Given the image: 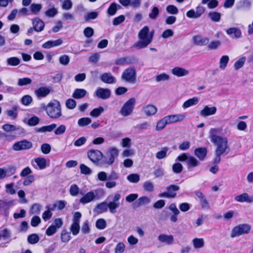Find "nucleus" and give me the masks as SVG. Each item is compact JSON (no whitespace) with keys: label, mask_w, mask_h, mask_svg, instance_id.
Listing matches in <instances>:
<instances>
[{"label":"nucleus","mask_w":253,"mask_h":253,"mask_svg":"<svg viewBox=\"0 0 253 253\" xmlns=\"http://www.w3.org/2000/svg\"><path fill=\"white\" fill-rule=\"evenodd\" d=\"M220 131V129L217 128H212L209 131V138L216 146L214 159L215 163H219L221 156L229 149L228 139L226 137L218 135Z\"/></svg>","instance_id":"1"},{"label":"nucleus","mask_w":253,"mask_h":253,"mask_svg":"<svg viewBox=\"0 0 253 253\" xmlns=\"http://www.w3.org/2000/svg\"><path fill=\"white\" fill-rule=\"evenodd\" d=\"M154 31L150 32L148 26H144L138 34L139 40L133 45V47L140 49L146 48L152 41Z\"/></svg>","instance_id":"2"},{"label":"nucleus","mask_w":253,"mask_h":253,"mask_svg":"<svg viewBox=\"0 0 253 253\" xmlns=\"http://www.w3.org/2000/svg\"><path fill=\"white\" fill-rule=\"evenodd\" d=\"M45 111L47 115L53 119H59L62 115L61 104L57 100H51L46 105Z\"/></svg>","instance_id":"3"},{"label":"nucleus","mask_w":253,"mask_h":253,"mask_svg":"<svg viewBox=\"0 0 253 253\" xmlns=\"http://www.w3.org/2000/svg\"><path fill=\"white\" fill-rule=\"evenodd\" d=\"M136 104V98L134 97L130 98L123 104L120 110V114L124 117L130 116L133 113Z\"/></svg>","instance_id":"4"},{"label":"nucleus","mask_w":253,"mask_h":253,"mask_svg":"<svg viewBox=\"0 0 253 253\" xmlns=\"http://www.w3.org/2000/svg\"><path fill=\"white\" fill-rule=\"evenodd\" d=\"M251 230V226L248 224H241L234 227L231 232V238L239 237L249 233Z\"/></svg>","instance_id":"5"},{"label":"nucleus","mask_w":253,"mask_h":253,"mask_svg":"<svg viewBox=\"0 0 253 253\" xmlns=\"http://www.w3.org/2000/svg\"><path fill=\"white\" fill-rule=\"evenodd\" d=\"M82 217V214L80 212H76L74 213L72 219V223L71 225L70 230L72 234L74 235H77L80 230V220Z\"/></svg>","instance_id":"6"},{"label":"nucleus","mask_w":253,"mask_h":253,"mask_svg":"<svg viewBox=\"0 0 253 253\" xmlns=\"http://www.w3.org/2000/svg\"><path fill=\"white\" fill-rule=\"evenodd\" d=\"M122 79L125 82L134 84L136 80V71L134 68H128L126 69L123 73Z\"/></svg>","instance_id":"7"},{"label":"nucleus","mask_w":253,"mask_h":253,"mask_svg":"<svg viewBox=\"0 0 253 253\" xmlns=\"http://www.w3.org/2000/svg\"><path fill=\"white\" fill-rule=\"evenodd\" d=\"M121 194L115 193L113 196L112 200L108 204V207L110 212L114 214L117 212V209L120 206V200L121 199Z\"/></svg>","instance_id":"8"},{"label":"nucleus","mask_w":253,"mask_h":253,"mask_svg":"<svg viewBox=\"0 0 253 253\" xmlns=\"http://www.w3.org/2000/svg\"><path fill=\"white\" fill-rule=\"evenodd\" d=\"M179 189V187L176 185H170L168 186L166 191L159 195V197H165L167 198H173L176 196V191Z\"/></svg>","instance_id":"9"},{"label":"nucleus","mask_w":253,"mask_h":253,"mask_svg":"<svg viewBox=\"0 0 253 253\" xmlns=\"http://www.w3.org/2000/svg\"><path fill=\"white\" fill-rule=\"evenodd\" d=\"M157 111V107L152 104H147L144 105L141 110V113L147 117L154 116Z\"/></svg>","instance_id":"10"},{"label":"nucleus","mask_w":253,"mask_h":253,"mask_svg":"<svg viewBox=\"0 0 253 253\" xmlns=\"http://www.w3.org/2000/svg\"><path fill=\"white\" fill-rule=\"evenodd\" d=\"M32 147L33 144L31 142L24 140L15 143L12 146V149L19 151L31 149Z\"/></svg>","instance_id":"11"},{"label":"nucleus","mask_w":253,"mask_h":253,"mask_svg":"<svg viewBox=\"0 0 253 253\" xmlns=\"http://www.w3.org/2000/svg\"><path fill=\"white\" fill-rule=\"evenodd\" d=\"M89 160L93 163H97L103 157L102 152L98 150H90L87 152Z\"/></svg>","instance_id":"12"},{"label":"nucleus","mask_w":253,"mask_h":253,"mask_svg":"<svg viewBox=\"0 0 253 253\" xmlns=\"http://www.w3.org/2000/svg\"><path fill=\"white\" fill-rule=\"evenodd\" d=\"M169 124L176 123L183 121L186 119V115L184 114H177L165 116Z\"/></svg>","instance_id":"13"},{"label":"nucleus","mask_w":253,"mask_h":253,"mask_svg":"<svg viewBox=\"0 0 253 253\" xmlns=\"http://www.w3.org/2000/svg\"><path fill=\"white\" fill-rule=\"evenodd\" d=\"M205 11V9L202 6L197 7L196 10L193 9L186 12V16L191 19H197L199 18Z\"/></svg>","instance_id":"14"},{"label":"nucleus","mask_w":253,"mask_h":253,"mask_svg":"<svg viewBox=\"0 0 253 253\" xmlns=\"http://www.w3.org/2000/svg\"><path fill=\"white\" fill-rule=\"evenodd\" d=\"M171 72L173 76L178 78L187 76L190 73L188 69L179 66H176L172 68Z\"/></svg>","instance_id":"15"},{"label":"nucleus","mask_w":253,"mask_h":253,"mask_svg":"<svg viewBox=\"0 0 253 253\" xmlns=\"http://www.w3.org/2000/svg\"><path fill=\"white\" fill-rule=\"evenodd\" d=\"M217 109L215 106H209L208 105L204 106L203 109L199 112V115L203 117L209 116H212L215 114Z\"/></svg>","instance_id":"16"},{"label":"nucleus","mask_w":253,"mask_h":253,"mask_svg":"<svg viewBox=\"0 0 253 253\" xmlns=\"http://www.w3.org/2000/svg\"><path fill=\"white\" fill-rule=\"evenodd\" d=\"M108 159L106 161L107 164L112 165L115 161V159L118 156L119 151L116 147H111L107 151Z\"/></svg>","instance_id":"17"},{"label":"nucleus","mask_w":253,"mask_h":253,"mask_svg":"<svg viewBox=\"0 0 253 253\" xmlns=\"http://www.w3.org/2000/svg\"><path fill=\"white\" fill-rule=\"evenodd\" d=\"M96 196L92 191L87 192L85 194L80 198L79 202L82 204H86L94 201Z\"/></svg>","instance_id":"18"},{"label":"nucleus","mask_w":253,"mask_h":253,"mask_svg":"<svg viewBox=\"0 0 253 253\" xmlns=\"http://www.w3.org/2000/svg\"><path fill=\"white\" fill-rule=\"evenodd\" d=\"M235 200L238 202L251 203L253 202V195L250 196L247 193H243L240 195L236 196L235 197Z\"/></svg>","instance_id":"19"},{"label":"nucleus","mask_w":253,"mask_h":253,"mask_svg":"<svg viewBox=\"0 0 253 253\" xmlns=\"http://www.w3.org/2000/svg\"><path fill=\"white\" fill-rule=\"evenodd\" d=\"M95 94L99 98L106 99L110 96L111 91L109 89L100 87L96 90Z\"/></svg>","instance_id":"20"},{"label":"nucleus","mask_w":253,"mask_h":253,"mask_svg":"<svg viewBox=\"0 0 253 253\" xmlns=\"http://www.w3.org/2000/svg\"><path fill=\"white\" fill-rule=\"evenodd\" d=\"M158 239L161 243L167 245H171L174 242L173 236L171 235L161 234L158 236Z\"/></svg>","instance_id":"21"},{"label":"nucleus","mask_w":253,"mask_h":253,"mask_svg":"<svg viewBox=\"0 0 253 253\" xmlns=\"http://www.w3.org/2000/svg\"><path fill=\"white\" fill-rule=\"evenodd\" d=\"M63 43V40L58 39L55 41H48L42 45V47L44 49H50L53 47L59 46Z\"/></svg>","instance_id":"22"},{"label":"nucleus","mask_w":253,"mask_h":253,"mask_svg":"<svg viewBox=\"0 0 253 253\" xmlns=\"http://www.w3.org/2000/svg\"><path fill=\"white\" fill-rule=\"evenodd\" d=\"M193 41L197 45L203 46L207 45L209 43V39L206 37L198 35L193 37Z\"/></svg>","instance_id":"23"},{"label":"nucleus","mask_w":253,"mask_h":253,"mask_svg":"<svg viewBox=\"0 0 253 253\" xmlns=\"http://www.w3.org/2000/svg\"><path fill=\"white\" fill-rule=\"evenodd\" d=\"M50 89L47 87H40L35 90V93L38 97H44L50 92Z\"/></svg>","instance_id":"24"},{"label":"nucleus","mask_w":253,"mask_h":253,"mask_svg":"<svg viewBox=\"0 0 253 253\" xmlns=\"http://www.w3.org/2000/svg\"><path fill=\"white\" fill-rule=\"evenodd\" d=\"M207 153V149L205 147L198 148L195 150V155L201 161H203L206 157Z\"/></svg>","instance_id":"25"},{"label":"nucleus","mask_w":253,"mask_h":253,"mask_svg":"<svg viewBox=\"0 0 253 253\" xmlns=\"http://www.w3.org/2000/svg\"><path fill=\"white\" fill-rule=\"evenodd\" d=\"M108 204L105 202H103L98 205L95 207L94 211L98 214L106 212L107 211Z\"/></svg>","instance_id":"26"},{"label":"nucleus","mask_w":253,"mask_h":253,"mask_svg":"<svg viewBox=\"0 0 253 253\" xmlns=\"http://www.w3.org/2000/svg\"><path fill=\"white\" fill-rule=\"evenodd\" d=\"M101 81L106 84H113L115 82V78L110 73H105L101 77Z\"/></svg>","instance_id":"27"},{"label":"nucleus","mask_w":253,"mask_h":253,"mask_svg":"<svg viewBox=\"0 0 253 253\" xmlns=\"http://www.w3.org/2000/svg\"><path fill=\"white\" fill-rule=\"evenodd\" d=\"M121 8V6L118 4L113 2L112 3L107 10V13L109 16H114L116 13L118 9Z\"/></svg>","instance_id":"28"},{"label":"nucleus","mask_w":253,"mask_h":253,"mask_svg":"<svg viewBox=\"0 0 253 253\" xmlns=\"http://www.w3.org/2000/svg\"><path fill=\"white\" fill-rule=\"evenodd\" d=\"M226 33L231 36L233 35V38L235 39H239L242 37V33L239 29L237 28L233 27L230 28L226 30Z\"/></svg>","instance_id":"29"},{"label":"nucleus","mask_w":253,"mask_h":253,"mask_svg":"<svg viewBox=\"0 0 253 253\" xmlns=\"http://www.w3.org/2000/svg\"><path fill=\"white\" fill-rule=\"evenodd\" d=\"M33 24L34 29L37 32H41L44 29L43 22L39 18L35 19L33 21Z\"/></svg>","instance_id":"30"},{"label":"nucleus","mask_w":253,"mask_h":253,"mask_svg":"<svg viewBox=\"0 0 253 253\" xmlns=\"http://www.w3.org/2000/svg\"><path fill=\"white\" fill-rule=\"evenodd\" d=\"M199 101V99L198 97H194L184 102L183 104L182 107L184 109L189 108L197 104Z\"/></svg>","instance_id":"31"},{"label":"nucleus","mask_w":253,"mask_h":253,"mask_svg":"<svg viewBox=\"0 0 253 253\" xmlns=\"http://www.w3.org/2000/svg\"><path fill=\"white\" fill-rule=\"evenodd\" d=\"M229 61V57L228 55H223L219 59V68L222 70H224L228 64Z\"/></svg>","instance_id":"32"},{"label":"nucleus","mask_w":253,"mask_h":253,"mask_svg":"<svg viewBox=\"0 0 253 253\" xmlns=\"http://www.w3.org/2000/svg\"><path fill=\"white\" fill-rule=\"evenodd\" d=\"M169 80V75L165 73L157 74L155 76V81L158 83L168 81Z\"/></svg>","instance_id":"33"},{"label":"nucleus","mask_w":253,"mask_h":253,"mask_svg":"<svg viewBox=\"0 0 253 253\" xmlns=\"http://www.w3.org/2000/svg\"><path fill=\"white\" fill-rule=\"evenodd\" d=\"M86 94V91L84 89H76L73 94V97L76 99H80L84 97Z\"/></svg>","instance_id":"34"},{"label":"nucleus","mask_w":253,"mask_h":253,"mask_svg":"<svg viewBox=\"0 0 253 253\" xmlns=\"http://www.w3.org/2000/svg\"><path fill=\"white\" fill-rule=\"evenodd\" d=\"M57 127V125L55 124H52L51 125L43 126L41 127L38 129H37V131L40 132H51L56 128Z\"/></svg>","instance_id":"35"},{"label":"nucleus","mask_w":253,"mask_h":253,"mask_svg":"<svg viewBox=\"0 0 253 253\" xmlns=\"http://www.w3.org/2000/svg\"><path fill=\"white\" fill-rule=\"evenodd\" d=\"M167 125H169V124L165 117L158 122L156 126V130L157 131H161L163 130Z\"/></svg>","instance_id":"36"},{"label":"nucleus","mask_w":253,"mask_h":253,"mask_svg":"<svg viewBox=\"0 0 253 253\" xmlns=\"http://www.w3.org/2000/svg\"><path fill=\"white\" fill-rule=\"evenodd\" d=\"M60 238L62 242H68L71 239L70 232H68L66 229L62 230L61 233Z\"/></svg>","instance_id":"37"},{"label":"nucleus","mask_w":253,"mask_h":253,"mask_svg":"<svg viewBox=\"0 0 253 253\" xmlns=\"http://www.w3.org/2000/svg\"><path fill=\"white\" fill-rule=\"evenodd\" d=\"M187 165L188 168H194L199 165V162L195 157L189 156L187 161Z\"/></svg>","instance_id":"38"},{"label":"nucleus","mask_w":253,"mask_h":253,"mask_svg":"<svg viewBox=\"0 0 253 253\" xmlns=\"http://www.w3.org/2000/svg\"><path fill=\"white\" fill-rule=\"evenodd\" d=\"M21 60L16 57H12L7 59V65L11 66H16L20 63Z\"/></svg>","instance_id":"39"},{"label":"nucleus","mask_w":253,"mask_h":253,"mask_svg":"<svg viewBox=\"0 0 253 253\" xmlns=\"http://www.w3.org/2000/svg\"><path fill=\"white\" fill-rule=\"evenodd\" d=\"M104 111L103 107L99 106L98 108L93 109L90 112V115L94 118H97Z\"/></svg>","instance_id":"40"},{"label":"nucleus","mask_w":253,"mask_h":253,"mask_svg":"<svg viewBox=\"0 0 253 253\" xmlns=\"http://www.w3.org/2000/svg\"><path fill=\"white\" fill-rule=\"evenodd\" d=\"M91 123V120L88 117L82 118L78 120V125L79 126L84 127Z\"/></svg>","instance_id":"41"},{"label":"nucleus","mask_w":253,"mask_h":253,"mask_svg":"<svg viewBox=\"0 0 253 253\" xmlns=\"http://www.w3.org/2000/svg\"><path fill=\"white\" fill-rule=\"evenodd\" d=\"M192 243L195 249L201 248L204 246V240L203 238H195L192 240Z\"/></svg>","instance_id":"42"},{"label":"nucleus","mask_w":253,"mask_h":253,"mask_svg":"<svg viewBox=\"0 0 253 253\" xmlns=\"http://www.w3.org/2000/svg\"><path fill=\"white\" fill-rule=\"evenodd\" d=\"M168 151L167 147H163L160 151L156 153V157L158 160L164 159L166 157Z\"/></svg>","instance_id":"43"},{"label":"nucleus","mask_w":253,"mask_h":253,"mask_svg":"<svg viewBox=\"0 0 253 253\" xmlns=\"http://www.w3.org/2000/svg\"><path fill=\"white\" fill-rule=\"evenodd\" d=\"M127 180L131 183H137L140 180V176L137 173H131L127 175Z\"/></svg>","instance_id":"44"},{"label":"nucleus","mask_w":253,"mask_h":253,"mask_svg":"<svg viewBox=\"0 0 253 253\" xmlns=\"http://www.w3.org/2000/svg\"><path fill=\"white\" fill-rule=\"evenodd\" d=\"M209 17L213 22H219L221 18V14L217 12H211L209 13Z\"/></svg>","instance_id":"45"},{"label":"nucleus","mask_w":253,"mask_h":253,"mask_svg":"<svg viewBox=\"0 0 253 253\" xmlns=\"http://www.w3.org/2000/svg\"><path fill=\"white\" fill-rule=\"evenodd\" d=\"M80 192V189L78 186L75 184L71 185L69 188L70 194L74 197L77 196Z\"/></svg>","instance_id":"46"},{"label":"nucleus","mask_w":253,"mask_h":253,"mask_svg":"<svg viewBox=\"0 0 253 253\" xmlns=\"http://www.w3.org/2000/svg\"><path fill=\"white\" fill-rule=\"evenodd\" d=\"M35 162L41 169H44L46 167V161L44 158H38L35 159Z\"/></svg>","instance_id":"47"},{"label":"nucleus","mask_w":253,"mask_h":253,"mask_svg":"<svg viewBox=\"0 0 253 253\" xmlns=\"http://www.w3.org/2000/svg\"><path fill=\"white\" fill-rule=\"evenodd\" d=\"M95 226L97 229L103 230L106 228L107 223L104 219L99 218L96 221Z\"/></svg>","instance_id":"48"},{"label":"nucleus","mask_w":253,"mask_h":253,"mask_svg":"<svg viewBox=\"0 0 253 253\" xmlns=\"http://www.w3.org/2000/svg\"><path fill=\"white\" fill-rule=\"evenodd\" d=\"M126 249V246L123 242L118 243L115 249H114V253H123Z\"/></svg>","instance_id":"49"},{"label":"nucleus","mask_w":253,"mask_h":253,"mask_svg":"<svg viewBox=\"0 0 253 253\" xmlns=\"http://www.w3.org/2000/svg\"><path fill=\"white\" fill-rule=\"evenodd\" d=\"M54 130V133L55 135H62L65 132L66 130V126L64 125H60Z\"/></svg>","instance_id":"50"},{"label":"nucleus","mask_w":253,"mask_h":253,"mask_svg":"<svg viewBox=\"0 0 253 253\" xmlns=\"http://www.w3.org/2000/svg\"><path fill=\"white\" fill-rule=\"evenodd\" d=\"M62 3V8L64 10H69L72 7V2L71 0H59Z\"/></svg>","instance_id":"51"},{"label":"nucleus","mask_w":253,"mask_h":253,"mask_svg":"<svg viewBox=\"0 0 253 253\" xmlns=\"http://www.w3.org/2000/svg\"><path fill=\"white\" fill-rule=\"evenodd\" d=\"M246 57H242L238 59L234 64V67L235 70H238L242 67L245 62Z\"/></svg>","instance_id":"52"},{"label":"nucleus","mask_w":253,"mask_h":253,"mask_svg":"<svg viewBox=\"0 0 253 253\" xmlns=\"http://www.w3.org/2000/svg\"><path fill=\"white\" fill-rule=\"evenodd\" d=\"M27 240L30 244H35L39 242L40 238L37 234H32L28 237Z\"/></svg>","instance_id":"53"},{"label":"nucleus","mask_w":253,"mask_h":253,"mask_svg":"<svg viewBox=\"0 0 253 253\" xmlns=\"http://www.w3.org/2000/svg\"><path fill=\"white\" fill-rule=\"evenodd\" d=\"M90 229L88 221L86 220L84 222L82 225L81 231L83 234H88L90 232Z\"/></svg>","instance_id":"54"},{"label":"nucleus","mask_w":253,"mask_h":253,"mask_svg":"<svg viewBox=\"0 0 253 253\" xmlns=\"http://www.w3.org/2000/svg\"><path fill=\"white\" fill-rule=\"evenodd\" d=\"M32 83V80L29 78H23L19 79L17 84L19 86H23L30 84Z\"/></svg>","instance_id":"55"},{"label":"nucleus","mask_w":253,"mask_h":253,"mask_svg":"<svg viewBox=\"0 0 253 253\" xmlns=\"http://www.w3.org/2000/svg\"><path fill=\"white\" fill-rule=\"evenodd\" d=\"M167 11L170 14L176 15L178 13V8L173 5H169L166 8Z\"/></svg>","instance_id":"56"},{"label":"nucleus","mask_w":253,"mask_h":253,"mask_svg":"<svg viewBox=\"0 0 253 253\" xmlns=\"http://www.w3.org/2000/svg\"><path fill=\"white\" fill-rule=\"evenodd\" d=\"M14 183L7 184L5 185V192L11 195L15 194L16 193L15 190L14 189Z\"/></svg>","instance_id":"57"},{"label":"nucleus","mask_w":253,"mask_h":253,"mask_svg":"<svg viewBox=\"0 0 253 253\" xmlns=\"http://www.w3.org/2000/svg\"><path fill=\"white\" fill-rule=\"evenodd\" d=\"M57 230L58 229L52 224L46 229L45 234L48 236H51L56 233Z\"/></svg>","instance_id":"58"},{"label":"nucleus","mask_w":253,"mask_h":253,"mask_svg":"<svg viewBox=\"0 0 253 253\" xmlns=\"http://www.w3.org/2000/svg\"><path fill=\"white\" fill-rule=\"evenodd\" d=\"M172 169L174 173H179L182 171L183 166L180 163H176L173 165Z\"/></svg>","instance_id":"59"},{"label":"nucleus","mask_w":253,"mask_h":253,"mask_svg":"<svg viewBox=\"0 0 253 253\" xmlns=\"http://www.w3.org/2000/svg\"><path fill=\"white\" fill-rule=\"evenodd\" d=\"M138 204L140 206L148 205L150 202V199L146 196H143L139 198L138 200Z\"/></svg>","instance_id":"60"},{"label":"nucleus","mask_w":253,"mask_h":253,"mask_svg":"<svg viewBox=\"0 0 253 253\" xmlns=\"http://www.w3.org/2000/svg\"><path fill=\"white\" fill-rule=\"evenodd\" d=\"M42 209L41 205L39 204H34L31 207L30 212L32 214L39 213Z\"/></svg>","instance_id":"61"},{"label":"nucleus","mask_w":253,"mask_h":253,"mask_svg":"<svg viewBox=\"0 0 253 253\" xmlns=\"http://www.w3.org/2000/svg\"><path fill=\"white\" fill-rule=\"evenodd\" d=\"M57 13V10L54 7H52L49 8L45 12V14L49 17H53Z\"/></svg>","instance_id":"62"},{"label":"nucleus","mask_w":253,"mask_h":253,"mask_svg":"<svg viewBox=\"0 0 253 253\" xmlns=\"http://www.w3.org/2000/svg\"><path fill=\"white\" fill-rule=\"evenodd\" d=\"M59 61L61 64L64 66H66L69 63V57L68 55H63L59 57Z\"/></svg>","instance_id":"63"},{"label":"nucleus","mask_w":253,"mask_h":253,"mask_svg":"<svg viewBox=\"0 0 253 253\" xmlns=\"http://www.w3.org/2000/svg\"><path fill=\"white\" fill-rule=\"evenodd\" d=\"M143 186L146 191L152 192L154 190V185L152 182L146 181L143 183Z\"/></svg>","instance_id":"64"}]
</instances>
